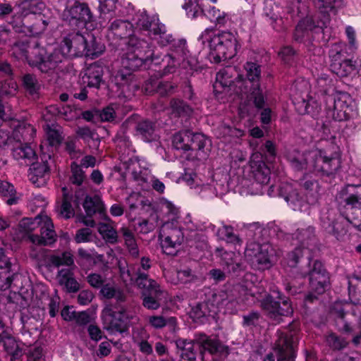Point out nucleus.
<instances>
[{
  "instance_id": "1",
  "label": "nucleus",
  "mask_w": 361,
  "mask_h": 361,
  "mask_svg": "<svg viewBox=\"0 0 361 361\" xmlns=\"http://www.w3.org/2000/svg\"><path fill=\"white\" fill-rule=\"evenodd\" d=\"M162 222L159 237L162 239V247L165 252L171 254L169 250L176 248L183 241V229L191 228V216L189 214H180L178 208L172 202L162 200L159 203V216Z\"/></svg>"
},
{
  "instance_id": "2",
  "label": "nucleus",
  "mask_w": 361,
  "mask_h": 361,
  "mask_svg": "<svg viewBox=\"0 0 361 361\" xmlns=\"http://www.w3.org/2000/svg\"><path fill=\"white\" fill-rule=\"evenodd\" d=\"M203 44L207 43L209 48V56L214 63L232 59L237 53L238 44L234 34L231 32H216L207 28L200 37Z\"/></svg>"
},
{
  "instance_id": "3",
  "label": "nucleus",
  "mask_w": 361,
  "mask_h": 361,
  "mask_svg": "<svg viewBox=\"0 0 361 361\" xmlns=\"http://www.w3.org/2000/svg\"><path fill=\"white\" fill-rule=\"evenodd\" d=\"M20 229L25 233H30L37 227H40L41 235H29L30 240L35 245H46L51 244L56 239L54 224L49 216L39 214L35 219L23 218L19 224Z\"/></svg>"
},
{
  "instance_id": "4",
  "label": "nucleus",
  "mask_w": 361,
  "mask_h": 361,
  "mask_svg": "<svg viewBox=\"0 0 361 361\" xmlns=\"http://www.w3.org/2000/svg\"><path fill=\"white\" fill-rule=\"evenodd\" d=\"M173 145L176 149L183 151L197 150L199 159H203L207 156L204 149H209L210 141L202 134L183 130L174 135Z\"/></svg>"
},
{
  "instance_id": "5",
  "label": "nucleus",
  "mask_w": 361,
  "mask_h": 361,
  "mask_svg": "<svg viewBox=\"0 0 361 361\" xmlns=\"http://www.w3.org/2000/svg\"><path fill=\"white\" fill-rule=\"evenodd\" d=\"M59 51L54 50L48 54L46 49L38 45H35L29 50L27 63L32 67H36L42 73H50L63 60Z\"/></svg>"
},
{
  "instance_id": "6",
  "label": "nucleus",
  "mask_w": 361,
  "mask_h": 361,
  "mask_svg": "<svg viewBox=\"0 0 361 361\" xmlns=\"http://www.w3.org/2000/svg\"><path fill=\"white\" fill-rule=\"evenodd\" d=\"M327 114L338 121L350 118L353 112V99L346 92H336L326 98Z\"/></svg>"
},
{
  "instance_id": "7",
  "label": "nucleus",
  "mask_w": 361,
  "mask_h": 361,
  "mask_svg": "<svg viewBox=\"0 0 361 361\" xmlns=\"http://www.w3.org/2000/svg\"><path fill=\"white\" fill-rule=\"evenodd\" d=\"M352 54L348 52L345 44H335L330 51L331 71L341 78L351 75L355 71V66L348 57Z\"/></svg>"
},
{
  "instance_id": "8",
  "label": "nucleus",
  "mask_w": 361,
  "mask_h": 361,
  "mask_svg": "<svg viewBox=\"0 0 361 361\" xmlns=\"http://www.w3.org/2000/svg\"><path fill=\"white\" fill-rule=\"evenodd\" d=\"M62 19L73 28H82L92 18L89 7L75 0H68V5L62 13Z\"/></svg>"
},
{
  "instance_id": "9",
  "label": "nucleus",
  "mask_w": 361,
  "mask_h": 361,
  "mask_svg": "<svg viewBox=\"0 0 361 361\" xmlns=\"http://www.w3.org/2000/svg\"><path fill=\"white\" fill-rule=\"evenodd\" d=\"M310 265V293L307 296V300H312L316 298L315 295H320L326 291L329 286V276L319 261L314 260Z\"/></svg>"
},
{
  "instance_id": "10",
  "label": "nucleus",
  "mask_w": 361,
  "mask_h": 361,
  "mask_svg": "<svg viewBox=\"0 0 361 361\" xmlns=\"http://www.w3.org/2000/svg\"><path fill=\"white\" fill-rule=\"evenodd\" d=\"M295 93L293 94V103L297 111L301 114L314 115L318 113L320 106L312 98H309L310 85L306 80L296 82Z\"/></svg>"
},
{
  "instance_id": "11",
  "label": "nucleus",
  "mask_w": 361,
  "mask_h": 361,
  "mask_svg": "<svg viewBox=\"0 0 361 361\" xmlns=\"http://www.w3.org/2000/svg\"><path fill=\"white\" fill-rule=\"evenodd\" d=\"M136 282L139 287L145 289L148 294H143V305L149 310H157L160 307L159 300L163 292L158 283L148 278L145 274L138 272Z\"/></svg>"
},
{
  "instance_id": "12",
  "label": "nucleus",
  "mask_w": 361,
  "mask_h": 361,
  "mask_svg": "<svg viewBox=\"0 0 361 361\" xmlns=\"http://www.w3.org/2000/svg\"><path fill=\"white\" fill-rule=\"evenodd\" d=\"M278 298L281 302L274 301L271 296L267 295L262 300L261 306L271 319L279 323L281 317L291 315L293 310L288 298H282L279 293Z\"/></svg>"
},
{
  "instance_id": "13",
  "label": "nucleus",
  "mask_w": 361,
  "mask_h": 361,
  "mask_svg": "<svg viewBox=\"0 0 361 361\" xmlns=\"http://www.w3.org/2000/svg\"><path fill=\"white\" fill-rule=\"evenodd\" d=\"M245 254L252 263H256L259 266V269H269L272 265L271 257L274 250L268 243L259 245L250 243L247 245Z\"/></svg>"
},
{
  "instance_id": "14",
  "label": "nucleus",
  "mask_w": 361,
  "mask_h": 361,
  "mask_svg": "<svg viewBox=\"0 0 361 361\" xmlns=\"http://www.w3.org/2000/svg\"><path fill=\"white\" fill-rule=\"evenodd\" d=\"M294 238L300 244L293 252L288 255V262L290 267H294L298 262V260L304 255V252L308 250V247L314 241V229L312 226H305L298 228L293 234Z\"/></svg>"
},
{
  "instance_id": "15",
  "label": "nucleus",
  "mask_w": 361,
  "mask_h": 361,
  "mask_svg": "<svg viewBox=\"0 0 361 361\" xmlns=\"http://www.w3.org/2000/svg\"><path fill=\"white\" fill-rule=\"evenodd\" d=\"M275 350L278 353V361H293L295 345L298 341L295 332L285 334L279 331Z\"/></svg>"
},
{
  "instance_id": "16",
  "label": "nucleus",
  "mask_w": 361,
  "mask_h": 361,
  "mask_svg": "<svg viewBox=\"0 0 361 361\" xmlns=\"http://www.w3.org/2000/svg\"><path fill=\"white\" fill-rule=\"evenodd\" d=\"M87 43V37L79 33L69 35L62 41L59 51L63 58L68 56H81L85 53Z\"/></svg>"
},
{
  "instance_id": "17",
  "label": "nucleus",
  "mask_w": 361,
  "mask_h": 361,
  "mask_svg": "<svg viewBox=\"0 0 361 361\" xmlns=\"http://www.w3.org/2000/svg\"><path fill=\"white\" fill-rule=\"evenodd\" d=\"M348 190L353 192L346 199L348 205L352 206L351 216H349L350 222L361 231V185H348Z\"/></svg>"
},
{
  "instance_id": "18",
  "label": "nucleus",
  "mask_w": 361,
  "mask_h": 361,
  "mask_svg": "<svg viewBox=\"0 0 361 361\" xmlns=\"http://www.w3.org/2000/svg\"><path fill=\"white\" fill-rule=\"evenodd\" d=\"M309 157L313 159L310 163V168L327 174L331 173L336 171L340 165L338 159L328 157L322 151L309 152Z\"/></svg>"
},
{
  "instance_id": "19",
  "label": "nucleus",
  "mask_w": 361,
  "mask_h": 361,
  "mask_svg": "<svg viewBox=\"0 0 361 361\" xmlns=\"http://www.w3.org/2000/svg\"><path fill=\"white\" fill-rule=\"evenodd\" d=\"M128 48L129 51L134 54L133 56L129 54L128 56V59L135 58L140 63L154 61L153 50L146 41L141 40L135 36H132L128 41Z\"/></svg>"
},
{
  "instance_id": "20",
  "label": "nucleus",
  "mask_w": 361,
  "mask_h": 361,
  "mask_svg": "<svg viewBox=\"0 0 361 361\" xmlns=\"http://www.w3.org/2000/svg\"><path fill=\"white\" fill-rule=\"evenodd\" d=\"M237 77L240 82L241 76L239 75L238 71L235 67L227 66L219 71L216 77V81L214 84V90L216 94L222 93L228 90L235 82Z\"/></svg>"
},
{
  "instance_id": "21",
  "label": "nucleus",
  "mask_w": 361,
  "mask_h": 361,
  "mask_svg": "<svg viewBox=\"0 0 361 361\" xmlns=\"http://www.w3.org/2000/svg\"><path fill=\"white\" fill-rule=\"evenodd\" d=\"M262 153L256 152L250 157V167L257 183L266 185L270 180V169L262 160Z\"/></svg>"
},
{
  "instance_id": "22",
  "label": "nucleus",
  "mask_w": 361,
  "mask_h": 361,
  "mask_svg": "<svg viewBox=\"0 0 361 361\" xmlns=\"http://www.w3.org/2000/svg\"><path fill=\"white\" fill-rule=\"evenodd\" d=\"M211 302L219 311L224 313L235 314L239 309L238 300L225 291L214 293Z\"/></svg>"
},
{
  "instance_id": "23",
  "label": "nucleus",
  "mask_w": 361,
  "mask_h": 361,
  "mask_svg": "<svg viewBox=\"0 0 361 361\" xmlns=\"http://www.w3.org/2000/svg\"><path fill=\"white\" fill-rule=\"evenodd\" d=\"M44 13L30 18L33 21L30 24L27 20H23V25L27 27L32 35H37L42 33L52 21L53 16L50 10H44Z\"/></svg>"
},
{
  "instance_id": "24",
  "label": "nucleus",
  "mask_w": 361,
  "mask_h": 361,
  "mask_svg": "<svg viewBox=\"0 0 361 361\" xmlns=\"http://www.w3.org/2000/svg\"><path fill=\"white\" fill-rule=\"evenodd\" d=\"M118 316L119 314H115L110 307H106L102 312L103 328L110 334H122L126 331L123 327V322H121Z\"/></svg>"
},
{
  "instance_id": "25",
  "label": "nucleus",
  "mask_w": 361,
  "mask_h": 361,
  "mask_svg": "<svg viewBox=\"0 0 361 361\" xmlns=\"http://www.w3.org/2000/svg\"><path fill=\"white\" fill-rule=\"evenodd\" d=\"M18 9V17L23 20L42 14L45 12L44 10H49L43 2L38 0H25L19 5Z\"/></svg>"
},
{
  "instance_id": "26",
  "label": "nucleus",
  "mask_w": 361,
  "mask_h": 361,
  "mask_svg": "<svg viewBox=\"0 0 361 361\" xmlns=\"http://www.w3.org/2000/svg\"><path fill=\"white\" fill-rule=\"evenodd\" d=\"M216 255L221 259V264L228 272H235L240 267V252H227L223 248H216Z\"/></svg>"
},
{
  "instance_id": "27",
  "label": "nucleus",
  "mask_w": 361,
  "mask_h": 361,
  "mask_svg": "<svg viewBox=\"0 0 361 361\" xmlns=\"http://www.w3.org/2000/svg\"><path fill=\"white\" fill-rule=\"evenodd\" d=\"M132 176L139 185L145 188L152 178L149 169V165L144 159H138L132 163Z\"/></svg>"
},
{
  "instance_id": "28",
  "label": "nucleus",
  "mask_w": 361,
  "mask_h": 361,
  "mask_svg": "<svg viewBox=\"0 0 361 361\" xmlns=\"http://www.w3.org/2000/svg\"><path fill=\"white\" fill-rule=\"evenodd\" d=\"M31 164L29 173L30 180L37 187L43 185L49 173V166L47 159L43 160L41 163L32 162Z\"/></svg>"
},
{
  "instance_id": "29",
  "label": "nucleus",
  "mask_w": 361,
  "mask_h": 361,
  "mask_svg": "<svg viewBox=\"0 0 361 361\" xmlns=\"http://www.w3.org/2000/svg\"><path fill=\"white\" fill-rule=\"evenodd\" d=\"M56 279L59 283L68 293H76L80 290V284L75 279L71 269H62L59 270Z\"/></svg>"
},
{
  "instance_id": "30",
  "label": "nucleus",
  "mask_w": 361,
  "mask_h": 361,
  "mask_svg": "<svg viewBox=\"0 0 361 361\" xmlns=\"http://www.w3.org/2000/svg\"><path fill=\"white\" fill-rule=\"evenodd\" d=\"M13 156L22 165H29L36 159V153L27 144L19 143L13 149Z\"/></svg>"
},
{
  "instance_id": "31",
  "label": "nucleus",
  "mask_w": 361,
  "mask_h": 361,
  "mask_svg": "<svg viewBox=\"0 0 361 361\" xmlns=\"http://www.w3.org/2000/svg\"><path fill=\"white\" fill-rule=\"evenodd\" d=\"M102 68L96 64H91L82 77L83 84L88 87L98 88L102 82Z\"/></svg>"
},
{
  "instance_id": "32",
  "label": "nucleus",
  "mask_w": 361,
  "mask_h": 361,
  "mask_svg": "<svg viewBox=\"0 0 361 361\" xmlns=\"http://www.w3.org/2000/svg\"><path fill=\"white\" fill-rule=\"evenodd\" d=\"M82 205L87 216H92L95 213L105 214L106 209L99 195L86 196Z\"/></svg>"
},
{
  "instance_id": "33",
  "label": "nucleus",
  "mask_w": 361,
  "mask_h": 361,
  "mask_svg": "<svg viewBox=\"0 0 361 361\" xmlns=\"http://www.w3.org/2000/svg\"><path fill=\"white\" fill-rule=\"evenodd\" d=\"M3 73L6 75L7 78L5 80L4 84L1 82V95H13L17 90V84L16 81L11 76V68L6 63H1V78Z\"/></svg>"
},
{
  "instance_id": "34",
  "label": "nucleus",
  "mask_w": 361,
  "mask_h": 361,
  "mask_svg": "<svg viewBox=\"0 0 361 361\" xmlns=\"http://www.w3.org/2000/svg\"><path fill=\"white\" fill-rule=\"evenodd\" d=\"M148 338L149 334L144 329H137L133 332L134 343L140 352L146 355H150L153 351L152 346L147 341Z\"/></svg>"
},
{
  "instance_id": "35",
  "label": "nucleus",
  "mask_w": 361,
  "mask_h": 361,
  "mask_svg": "<svg viewBox=\"0 0 361 361\" xmlns=\"http://www.w3.org/2000/svg\"><path fill=\"white\" fill-rule=\"evenodd\" d=\"M153 30L149 34L150 37L156 40L161 46H166L172 40V36L166 34L165 26L160 23H152Z\"/></svg>"
},
{
  "instance_id": "36",
  "label": "nucleus",
  "mask_w": 361,
  "mask_h": 361,
  "mask_svg": "<svg viewBox=\"0 0 361 361\" xmlns=\"http://www.w3.org/2000/svg\"><path fill=\"white\" fill-rule=\"evenodd\" d=\"M20 195H18L13 185L6 181H1V200L8 205L16 204L18 202Z\"/></svg>"
},
{
  "instance_id": "37",
  "label": "nucleus",
  "mask_w": 361,
  "mask_h": 361,
  "mask_svg": "<svg viewBox=\"0 0 361 361\" xmlns=\"http://www.w3.org/2000/svg\"><path fill=\"white\" fill-rule=\"evenodd\" d=\"M120 232L123 237L125 245L129 253L133 257H137L139 255V250L133 233L126 227L121 228Z\"/></svg>"
},
{
  "instance_id": "38",
  "label": "nucleus",
  "mask_w": 361,
  "mask_h": 361,
  "mask_svg": "<svg viewBox=\"0 0 361 361\" xmlns=\"http://www.w3.org/2000/svg\"><path fill=\"white\" fill-rule=\"evenodd\" d=\"M87 42L86 50L83 56L96 58L104 51V44L97 42L94 36L87 35Z\"/></svg>"
},
{
  "instance_id": "39",
  "label": "nucleus",
  "mask_w": 361,
  "mask_h": 361,
  "mask_svg": "<svg viewBox=\"0 0 361 361\" xmlns=\"http://www.w3.org/2000/svg\"><path fill=\"white\" fill-rule=\"evenodd\" d=\"M178 348L181 350V357L188 361H194L196 353L194 350V343L185 339L179 338L176 342Z\"/></svg>"
},
{
  "instance_id": "40",
  "label": "nucleus",
  "mask_w": 361,
  "mask_h": 361,
  "mask_svg": "<svg viewBox=\"0 0 361 361\" xmlns=\"http://www.w3.org/2000/svg\"><path fill=\"white\" fill-rule=\"evenodd\" d=\"M97 230L99 233L106 243L115 244L118 242L117 231L110 224L99 223L98 224Z\"/></svg>"
},
{
  "instance_id": "41",
  "label": "nucleus",
  "mask_w": 361,
  "mask_h": 361,
  "mask_svg": "<svg viewBox=\"0 0 361 361\" xmlns=\"http://www.w3.org/2000/svg\"><path fill=\"white\" fill-rule=\"evenodd\" d=\"M287 158L292 166L297 170H301L307 168L308 165L307 160L310 159V157H309V153L305 155L298 151H294L288 153ZM311 159H312L311 158Z\"/></svg>"
},
{
  "instance_id": "42",
  "label": "nucleus",
  "mask_w": 361,
  "mask_h": 361,
  "mask_svg": "<svg viewBox=\"0 0 361 361\" xmlns=\"http://www.w3.org/2000/svg\"><path fill=\"white\" fill-rule=\"evenodd\" d=\"M196 341L203 350H207L210 353L219 352L222 348L221 345L217 340L209 338L206 335H200L196 339Z\"/></svg>"
},
{
  "instance_id": "43",
  "label": "nucleus",
  "mask_w": 361,
  "mask_h": 361,
  "mask_svg": "<svg viewBox=\"0 0 361 361\" xmlns=\"http://www.w3.org/2000/svg\"><path fill=\"white\" fill-rule=\"evenodd\" d=\"M186 55L187 53L185 49L180 47L173 51L171 54L166 56V59L169 63V71H171L172 68L176 67L178 65H180L181 63H183L186 58Z\"/></svg>"
},
{
  "instance_id": "44",
  "label": "nucleus",
  "mask_w": 361,
  "mask_h": 361,
  "mask_svg": "<svg viewBox=\"0 0 361 361\" xmlns=\"http://www.w3.org/2000/svg\"><path fill=\"white\" fill-rule=\"evenodd\" d=\"M51 263L55 267L74 265L73 255L71 252H64L61 254L54 255L50 257Z\"/></svg>"
},
{
  "instance_id": "45",
  "label": "nucleus",
  "mask_w": 361,
  "mask_h": 361,
  "mask_svg": "<svg viewBox=\"0 0 361 361\" xmlns=\"http://www.w3.org/2000/svg\"><path fill=\"white\" fill-rule=\"evenodd\" d=\"M101 294L106 298H115L117 301H124L125 295L122 291L109 283H104L101 288Z\"/></svg>"
},
{
  "instance_id": "46",
  "label": "nucleus",
  "mask_w": 361,
  "mask_h": 361,
  "mask_svg": "<svg viewBox=\"0 0 361 361\" xmlns=\"http://www.w3.org/2000/svg\"><path fill=\"white\" fill-rule=\"evenodd\" d=\"M205 6L204 3H197L196 1L189 0L183 6L187 16L190 18H195L203 12V7Z\"/></svg>"
},
{
  "instance_id": "47",
  "label": "nucleus",
  "mask_w": 361,
  "mask_h": 361,
  "mask_svg": "<svg viewBox=\"0 0 361 361\" xmlns=\"http://www.w3.org/2000/svg\"><path fill=\"white\" fill-rule=\"evenodd\" d=\"M207 17L212 21L219 25H225L228 19V15L216 8L215 7L210 8L207 12Z\"/></svg>"
},
{
  "instance_id": "48",
  "label": "nucleus",
  "mask_w": 361,
  "mask_h": 361,
  "mask_svg": "<svg viewBox=\"0 0 361 361\" xmlns=\"http://www.w3.org/2000/svg\"><path fill=\"white\" fill-rule=\"evenodd\" d=\"M245 68L247 71V79L250 82H252V86L258 83L261 74L260 66L255 63L247 62Z\"/></svg>"
},
{
  "instance_id": "49",
  "label": "nucleus",
  "mask_w": 361,
  "mask_h": 361,
  "mask_svg": "<svg viewBox=\"0 0 361 361\" xmlns=\"http://www.w3.org/2000/svg\"><path fill=\"white\" fill-rule=\"evenodd\" d=\"M23 83L25 90L30 94H37L40 86L35 75L31 74L25 75L23 78Z\"/></svg>"
},
{
  "instance_id": "50",
  "label": "nucleus",
  "mask_w": 361,
  "mask_h": 361,
  "mask_svg": "<svg viewBox=\"0 0 361 361\" xmlns=\"http://www.w3.org/2000/svg\"><path fill=\"white\" fill-rule=\"evenodd\" d=\"M303 187L306 190L307 200L312 203L315 202L319 191L318 183L314 180H307L304 183Z\"/></svg>"
},
{
  "instance_id": "51",
  "label": "nucleus",
  "mask_w": 361,
  "mask_h": 361,
  "mask_svg": "<svg viewBox=\"0 0 361 361\" xmlns=\"http://www.w3.org/2000/svg\"><path fill=\"white\" fill-rule=\"evenodd\" d=\"M78 254L80 259L89 263H97L103 261L104 256L94 252V250H87L83 248L78 250Z\"/></svg>"
},
{
  "instance_id": "52",
  "label": "nucleus",
  "mask_w": 361,
  "mask_h": 361,
  "mask_svg": "<svg viewBox=\"0 0 361 361\" xmlns=\"http://www.w3.org/2000/svg\"><path fill=\"white\" fill-rule=\"evenodd\" d=\"M137 132L142 137L145 141H149L152 139L154 133V126L152 122L143 121L137 126Z\"/></svg>"
},
{
  "instance_id": "53",
  "label": "nucleus",
  "mask_w": 361,
  "mask_h": 361,
  "mask_svg": "<svg viewBox=\"0 0 361 361\" xmlns=\"http://www.w3.org/2000/svg\"><path fill=\"white\" fill-rule=\"evenodd\" d=\"M114 311L115 314H119L118 319L121 322H123L122 321H123V327L127 331L130 324L131 320L135 317V314L123 307H121L118 310Z\"/></svg>"
},
{
  "instance_id": "54",
  "label": "nucleus",
  "mask_w": 361,
  "mask_h": 361,
  "mask_svg": "<svg viewBox=\"0 0 361 361\" xmlns=\"http://www.w3.org/2000/svg\"><path fill=\"white\" fill-rule=\"evenodd\" d=\"M34 46H29L27 44L24 42L16 43L12 49L13 54L16 58L23 59H25L27 61V56L29 55V50Z\"/></svg>"
},
{
  "instance_id": "55",
  "label": "nucleus",
  "mask_w": 361,
  "mask_h": 361,
  "mask_svg": "<svg viewBox=\"0 0 361 361\" xmlns=\"http://www.w3.org/2000/svg\"><path fill=\"white\" fill-rule=\"evenodd\" d=\"M71 168L72 173L71 180L72 183L80 185L85 178L84 171L82 170L80 166L75 162L71 164Z\"/></svg>"
},
{
  "instance_id": "56",
  "label": "nucleus",
  "mask_w": 361,
  "mask_h": 361,
  "mask_svg": "<svg viewBox=\"0 0 361 361\" xmlns=\"http://www.w3.org/2000/svg\"><path fill=\"white\" fill-rule=\"evenodd\" d=\"M314 27L312 18L307 17L299 22L295 28V37L297 39L303 36L305 31L311 30Z\"/></svg>"
},
{
  "instance_id": "57",
  "label": "nucleus",
  "mask_w": 361,
  "mask_h": 361,
  "mask_svg": "<svg viewBox=\"0 0 361 361\" xmlns=\"http://www.w3.org/2000/svg\"><path fill=\"white\" fill-rule=\"evenodd\" d=\"M345 34L349 43V45L347 46V51L349 54H354L357 49L355 30L353 27L347 26L345 27Z\"/></svg>"
},
{
  "instance_id": "58",
  "label": "nucleus",
  "mask_w": 361,
  "mask_h": 361,
  "mask_svg": "<svg viewBox=\"0 0 361 361\" xmlns=\"http://www.w3.org/2000/svg\"><path fill=\"white\" fill-rule=\"evenodd\" d=\"M326 341L328 345L334 350H341L346 346L347 341L334 334H330L327 336Z\"/></svg>"
},
{
  "instance_id": "59",
  "label": "nucleus",
  "mask_w": 361,
  "mask_h": 361,
  "mask_svg": "<svg viewBox=\"0 0 361 361\" xmlns=\"http://www.w3.org/2000/svg\"><path fill=\"white\" fill-rule=\"evenodd\" d=\"M286 201L290 204L293 210L301 209L302 205V199L299 197L296 190H293L285 197Z\"/></svg>"
},
{
  "instance_id": "60",
  "label": "nucleus",
  "mask_w": 361,
  "mask_h": 361,
  "mask_svg": "<svg viewBox=\"0 0 361 361\" xmlns=\"http://www.w3.org/2000/svg\"><path fill=\"white\" fill-rule=\"evenodd\" d=\"M152 23H159L155 20H150L149 17L145 13H141L137 20V25L145 30L149 31V34L153 30Z\"/></svg>"
},
{
  "instance_id": "61",
  "label": "nucleus",
  "mask_w": 361,
  "mask_h": 361,
  "mask_svg": "<svg viewBox=\"0 0 361 361\" xmlns=\"http://www.w3.org/2000/svg\"><path fill=\"white\" fill-rule=\"evenodd\" d=\"M89 284L95 288H101L106 282V277L102 274L93 273L87 276Z\"/></svg>"
},
{
  "instance_id": "62",
  "label": "nucleus",
  "mask_w": 361,
  "mask_h": 361,
  "mask_svg": "<svg viewBox=\"0 0 361 361\" xmlns=\"http://www.w3.org/2000/svg\"><path fill=\"white\" fill-rule=\"evenodd\" d=\"M59 215L64 219H70L74 216V210L67 197H64L59 209Z\"/></svg>"
},
{
  "instance_id": "63",
  "label": "nucleus",
  "mask_w": 361,
  "mask_h": 361,
  "mask_svg": "<svg viewBox=\"0 0 361 361\" xmlns=\"http://www.w3.org/2000/svg\"><path fill=\"white\" fill-rule=\"evenodd\" d=\"M99 8L102 13H110L117 8L118 0H99Z\"/></svg>"
},
{
  "instance_id": "64",
  "label": "nucleus",
  "mask_w": 361,
  "mask_h": 361,
  "mask_svg": "<svg viewBox=\"0 0 361 361\" xmlns=\"http://www.w3.org/2000/svg\"><path fill=\"white\" fill-rule=\"evenodd\" d=\"M92 231L90 228H84L76 232L75 240L77 243H87L92 240Z\"/></svg>"
}]
</instances>
